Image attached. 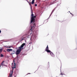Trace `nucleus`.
Listing matches in <instances>:
<instances>
[{"instance_id":"20e7f679","label":"nucleus","mask_w":77,"mask_h":77,"mask_svg":"<svg viewBox=\"0 0 77 77\" xmlns=\"http://www.w3.org/2000/svg\"><path fill=\"white\" fill-rule=\"evenodd\" d=\"M7 51H8V52H9L10 51H12V49H7Z\"/></svg>"},{"instance_id":"9b49d317","label":"nucleus","mask_w":77,"mask_h":77,"mask_svg":"<svg viewBox=\"0 0 77 77\" xmlns=\"http://www.w3.org/2000/svg\"><path fill=\"white\" fill-rule=\"evenodd\" d=\"M2 48H0V52H2Z\"/></svg>"},{"instance_id":"39448f33","label":"nucleus","mask_w":77,"mask_h":77,"mask_svg":"<svg viewBox=\"0 0 77 77\" xmlns=\"http://www.w3.org/2000/svg\"><path fill=\"white\" fill-rule=\"evenodd\" d=\"M3 63H4V61H3L2 63H1V65L0 66V67H1V66H4Z\"/></svg>"},{"instance_id":"4468645a","label":"nucleus","mask_w":77,"mask_h":77,"mask_svg":"<svg viewBox=\"0 0 77 77\" xmlns=\"http://www.w3.org/2000/svg\"><path fill=\"white\" fill-rule=\"evenodd\" d=\"M1 30H0V33H1Z\"/></svg>"},{"instance_id":"7ed1b4c3","label":"nucleus","mask_w":77,"mask_h":77,"mask_svg":"<svg viewBox=\"0 0 77 77\" xmlns=\"http://www.w3.org/2000/svg\"><path fill=\"white\" fill-rule=\"evenodd\" d=\"M45 51H47L48 53H50V54H51V56H54V54L53 52H51L50 50H49V48L48 47V45H47Z\"/></svg>"},{"instance_id":"f3484780","label":"nucleus","mask_w":77,"mask_h":77,"mask_svg":"<svg viewBox=\"0 0 77 77\" xmlns=\"http://www.w3.org/2000/svg\"><path fill=\"white\" fill-rule=\"evenodd\" d=\"M29 0V2H30V0Z\"/></svg>"},{"instance_id":"dca6fc26","label":"nucleus","mask_w":77,"mask_h":77,"mask_svg":"<svg viewBox=\"0 0 77 77\" xmlns=\"http://www.w3.org/2000/svg\"><path fill=\"white\" fill-rule=\"evenodd\" d=\"M27 1L28 2V3H29V2L28 1Z\"/></svg>"},{"instance_id":"423d86ee","label":"nucleus","mask_w":77,"mask_h":77,"mask_svg":"<svg viewBox=\"0 0 77 77\" xmlns=\"http://www.w3.org/2000/svg\"><path fill=\"white\" fill-rule=\"evenodd\" d=\"M12 68H15V63H14V65H13V66L12 67Z\"/></svg>"},{"instance_id":"a211bd4d","label":"nucleus","mask_w":77,"mask_h":77,"mask_svg":"<svg viewBox=\"0 0 77 77\" xmlns=\"http://www.w3.org/2000/svg\"><path fill=\"white\" fill-rule=\"evenodd\" d=\"M12 64H13V63H12Z\"/></svg>"},{"instance_id":"1a4fd4ad","label":"nucleus","mask_w":77,"mask_h":77,"mask_svg":"<svg viewBox=\"0 0 77 77\" xmlns=\"http://www.w3.org/2000/svg\"><path fill=\"white\" fill-rule=\"evenodd\" d=\"M34 2H35V0H32V2H31L32 4H33V3H34Z\"/></svg>"},{"instance_id":"f03ea898","label":"nucleus","mask_w":77,"mask_h":77,"mask_svg":"<svg viewBox=\"0 0 77 77\" xmlns=\"http://www.w3.org/2000/svg\"><path fill=\"white\" fill-rule=\"evenodd\" d=\"M25 45V43H23V44H22V45L20 46V47H19L18 48V49L16 51V52L13 51V52L11 53V54H16V55H18L21 52V51L23 50V47H24V45Z\"/></svg>"},{"instance_id":"2eb2a0df","label":"nucleus","mask_w":77,"mask_h":77,"mask_svg":"<svg viewBox=\"0 0 77 77\" xmlns=\"http://www.w3.org/2000/svg\"><path fill=\"white\" fill-rule=\"evenodd\" d=\"M61 75H62V74H60Z\"/></svg>"},{"instance_id":"6e6552de","label":"nucleus","mask_w":77,"mask_h":77,"mask_svg":"<svg viewBox=\"0 0 77 77\" xmlns=\"http://www.w3.org/2000/svg\"><path fill=\"white\" fill-rule=\"evenodd\" d=\"M0 56L1 57H4V55L3 54H1L0 55Z\"/></svg>"},{"instance_id":"f257e3e1","label":"nucleus","mask_w":77,"mask_h":77,"mask_svg":"<svg viewBox=\"0 0 77 77\" xmlns=\"http://www.w3.org/2000/svg\"><path fill=\"white\" fill-rule=\"evenodd\" d=\"M31 30H33L35 27V24L34 23L35 22V18L36 17V16H33V14H32L31 15Z\"/></svg>"},{"instance_id":"9d476101","label":"nucleus","mask_w":77,"mask_h":77,"mask_svg":"<svg viewBox=\"0 0 77 77\" xmlns=\"http://www.w3.org/2000/svg\"><path fill=\"white\" fill-rule=\"evenodd\" d=\"M7 48H11V47H12V46H7Z\"/></svg>"},{"instance_id":"6ab92c4d","label":"nucleus","mask_w":77,"mask_h":77,"mask_svg":"<svg viewBox=\"0 0 77 77\" xmlns=\"http://www.w3.org/2000/svg\"><path fill=\"white\" fill-rule=\"evenodd\" d=\"M23 39H22V40H23Z\"/></svg>"},{"instance_id":"ddd939ff","label":"nucleus","mask_w":77,"mask_h":77,"mask_svg":"<svg viewBox=\"0 0 77 77\" xmlns=\"http://www.w3.org/2000/svg\"><path fill=\"white\" fill-rule=\"evenodd\" d=\"M35 6H37V4H35Z\"/></svg>"},{"instance_id":"0eeeda50","label":"nucleus","mask_w":77,"mask_h":77,"mask_svg":"<svg viewBox=\"0 0 77 77\" xmlns=\"http://www.w3.org/2000/svg\"><path fill=\"white\" fill-rule=\"evenodd\" d=\"M12 72H11L10 74L9 77H12Z\"/></svg>"},{"instance_id":"f8f14e48","label":"nucleus","mask_w":77,"mask_h":77,"mask_svg":"<svg viewBox=\"0 0 77 77\" xmlns=\"http://www.w3.org/2000/svg\"><path fill=\"white\" fill-rule=\"evenodd\" d=\"M70 14H71L72 15V16H74V15L73 14H72L71 13H70Z\"/></svg>"}]
</instances>
